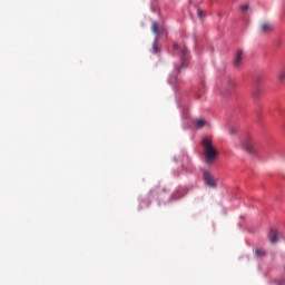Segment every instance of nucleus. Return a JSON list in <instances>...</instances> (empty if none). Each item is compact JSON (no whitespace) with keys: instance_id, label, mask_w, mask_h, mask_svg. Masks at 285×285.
<instances>
[{"instance_id":"obj_1","label":"nucleus","mask_w":285,"mask_h":285,"mask_svg":"<svg viewBox=\"0 0 285 285\" xmlns=\"http://www.w3.org/2000/svg\"><path fill=\"white\" fill-rule=\"evenodd\" d=\"M202 146L204 148L205 164H207V166L215 164V147L213 146V140L203 138Z\"/></svg>"},{"instance_id":"obj_2","label":"nucleus","mask_w":285,"mask_h":285,"mask_svg":"<svg viewBox=\"0 0 285 285\" xmlns=\"http://www.w3.org/2000/svg\"><path fill=\"white\" fill-rule=\"evenodd\" d=\"M245 59L246 52H244L242 49H237L232 60L233 68H235V70H242V68H244Z\"/></svg>"},{"instance_id":"obj_3","label":"nucleus","mask_w":285,"mask_h":285,"mask_svg":"<svg viewBox=\"0 0 285 285\" xmlns=\"http://www.w3.org/2000/svg\"><path fill=\"white\" fill-rule=\"evenodd\" d=\"M236 86H237V79L233 76H227L225 78L224 96L229 97V95H233V92H235Z\"/></svg>"},{"instance_id":"obj_4","label":"nucleus","mask_w":285,"mask_h":285,"mask_svg":"<svg viewBox=\"0 0 285 285\" xmlns=\"http://www.w3.org/2000/svg\"><path fill=\"white\" fill-rule=\"evenodd\" d=\"M203 179L206 186H209V188H215V178L213 177V175H210V171L205 169L203 171Z\"/></svg>"},{"instance_id":"obj_5","label":"nucleus","mask_w":285,"mask_h":285,"mask_svg":"<svg viewBox=\"0 0 285 285\" xmlns=\"http://www.w3.org/2000/svg\"><path fill=\"white\" fill-rule=\"evenodd\" d=\"M188 49H181V66L178 67V72H181V68L188 66Z\"/></svg>"},{"instance_id":"obj_6","label":"nucleus","mask_w":285,"mask_h":285,"mask_svg":"<svg viewBox=\"0 0 285 285\" xmlns=\"http://www.w3.org/2000/svg\"><path fill=\"white\" fill-rule=\"evenodd\" d=\"M268 237L272 244H277V240L282 237V233H279L277 229H271Z\"/></svg>"},{"instance_id":"obj_7","label":"nucleus","mask_w":285,"mask_h":285,"mask_svg":"<svg viewBox=\"0 0 285 285\" xmlns=\"http://www.w3.org/2000/svg\"><path fill=\"white\" fill-rule=\"evenodd\" d=\"M194 126L195 128L202 130V128H206V126H208V121H206L204 118H195Z\"/></svg>"},{"instance_id":"obj_8","label":"nucleus","mask_w":285,"mask_h":285,"mask_svg":"<svg viewBox=\"0 0 285 285\" xmlns=\"http://www.w3.org/2000/svg\"><path fill=\"white\" fill-rule=\"evenodd\" d=\"M273 31V24H271V22H263L261 24V32L263 35H268V32H272Z\"/></svg>"},{"instance_id":"obj_9","label":"nucleus","mask_w":285,"mask_h":285,"mask_svg":"<svg viewBox=\"0 0 285 285\" xmlns=\"http://www.w3.org/2000/svg\"><path fill=\"white\" fill-rule=\"evenodd\" d=\"M244 148L249 153V155H255V145L250 140L243 142Z\"/></svg>"},{"instance_id":"obj_10","label":"nucleus","mask_w":285,"mask_h":285,"mask_svg":"<svg viewBox=\"0 0 285 285\" xmlns=\"http://www.w3.org/2000/svg\"><path fill=\"white\" fill-rule=\"evenodd\" d=\"M151 31L154 32V35L159 36V24L157 22L151 23Z\"/></svg>"},{"instance_id":"obj_11","label":"nucleus","mask_w":285,"mask_h":285,"mask_svg":"<svg viewBox=\"0 0 285 285\" xmlns=\"http://www.w3.org/2000/svg\"><path fill=\"white\" fill-rule=\"evenodd\" d=\"M256 257H264L266 255V252L263 248H256L255 249Z\"/></svg>"},{"instance_id":"obj_12","label":"nucleus","mask_w":285,"mask_h":285,"mask_svg":"<svg viewBox=\"0 0 285 285\" xmlns=\"http://www.w3.org/2000/svg\"><path fill=\"white\" fill-rule=\"evenodd\" d=\"M278 80L281 81V83H284V81H285V69H282L278 72Z\"/></svg>"},{"instance_id":"obj_13","label":"nucleus","mask_w":285,"mask_h":285,"mask_svg":"<svg viewBox=\"0 0 285 285\" xmlns=\"http://www.w3.org/2000/svg\"><path fill=\"white\" fill-rule=\"evenodd\" d=\"M153 52L154 55H157V52H159V45L157 43V40H155L153 43Z\"/></svg>"},{"instance_id":"obj_14","label":"nucleus","mask_w":285,"mask_h":285,"mask_svg":"<svg viewBox=\"0 0 285 285\" xmlns=\"http://www.w3.org/2000/svg\"><path fill=\"white\" fill-rule=\"evenodd\" d=\"M197 17L200 20H203L206 17V14L204 13V10H202L200 8L197 9Z\"/></svg>"},{"instance_id":"obj_15","label":"nucleus","mask_w":285,"mask_h":285,"mask_svg":"<svg viewBox=\"0 0 285 285\" xmlns=\"http://www.w3.org/2000/svg\"><path fill=\"white\" fill-rule=\"evenodd\" d=\"M261 92H262V89H259V87H256L253 95H254V97H259Z\"/></svg>"},{"instance_id":"obj_16","label":"nucleus","mask_w":285,"mask_h":285,"mask_svg":"<svg viewBox=\"0 0 285 285\" xmlns=\"http://www.w3.org/2000/svg\"><path fill=\"white\" fill-rule=\"evenodd\" d=\"M239 10H242V12H247V10H248V4H242V6L239 7Z\"/></svg>"},{"instance_id":"obj_17","label":"nucleus","mask_w":285,"mask_h":285,"mask_svg":"<svg viewBox=\"0 0 285 285\" xmlns=\"http://www.w3.org/2000/svg\"><path fill=\"white\" fill-rule=\"evenodd\" d=\"M229 135H237V128L235 127L229 128Z\"/></svg>"},{"instance_id":"obj_18","label":"nucleus","mask_w":285,"mask_h":285,"mask_svg":"<svg viewBox=\"0 0 285 285\" xmlns=\"http://www.w3.org/2000/svg\"><path fill=\"white\" fill-rule=\"evenodd\" d=\"M179 48V45L174 43V50H177Z\"/></svg>"}]
</instances>
